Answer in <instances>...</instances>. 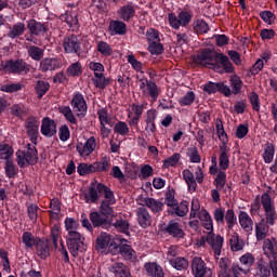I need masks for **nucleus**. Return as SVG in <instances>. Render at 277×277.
I'll use <instances>...</instances> for the list:
<instances>
[{
  "label": "nucleus",
  "instance_id": "37998d69",
  "mask_svg": "<svg viewBox=\"0 0 277 277\" xmlns=\"http://www.w3.org/2000/svg\"><path fill=\"white\" fill-rule=\"evenodd\" d=\"M256 276L259 277H269L272 276V267L269 264L263 260H260L258 262V267H256Z\"/></svg>",
  "mask_w": 277,
  "mask_h": 277
},
{
  "label": "nucleus",
  "instance_id": "0eeeda50",
  "mask_svg": "<svg viewBox=\"0 0 277 277\" xmlns=\"http://www.w3.org/2000/svg\"><path fill=\"white\" fill-rule=\"evenodd\" d=\"M261 205L265 212L264 222L268 226H274L277 220V212H276V207L274 206V201H272V197L269 196V194L265 193L262 195Z\"/></svg>",
  "mask_w": 277,
  "mask_h": 277
},
{
  "label": "nucleus",
  "instance_id": "393cba45",
  "mask_svg": "<svg viewBox=\"0 0 277 277\" xmlns=\"http://www.w3.org/2000/svg\"><path fill=\"white\" fill-rule=\"evenodd\" d=\"M37 255L42 259H49L51 256V240L39 239L36 245Z\"/></svg>",
  "mask_w": 277,
  "mask_h": 277
},
{
  "label": "nucleus",
  "instance_id": "4c0bfd02",
  "mask_svg": "<svg viewBox=\"0 0 277 277\" xmlns=\"http://www.w3.org/2000/svg\"><path fill=\"white\" fill-rule=\"evenodd\" d=\"M25 23L18 22L14 24L12 27H10L9 32H8V38H11L14 40L15 38H18L23 36L26 31Z\"/></svg>",
  "mask_w": 277,
  "mask_h": 277
},
{
  "label": "nucleus",
  "instance_id": "f257e3e1",
  "mask_svg": "<svg viewBox=\"0 0 277 277\" xmlns=\"http://www.w3.org/2000/svg\"><path fill=\"white\" fill-rule=\"evenodd\" d=\"M102 195H104V199L100 205V213H103V215H107L108 217H116V212L111 207L116 202V196L107 185L98 182L91 183L88 193L84 195L85 202L88 205H94L101 200Z\"/></svg>",
  "mask_w": 277,
  "mask_h": 277
},
{
  "label": "nucleus",
  "instance_id": "b1692460",
  "mask_svg": "<svg viewBox=\"0 0 277 277\" xmlns=\"http://www.w3.org/2000/svg\"><path fill=\"white\" fill-rule=\"evenodd\" d=\"M60 66H62V64L60 63V60L55 57H45V58H41L39 64V70H41V72H49V70L50 71L57 70Z\"/></svg>",
  "mask_w": 277,
  "mask_h": 277
},
{
  "label": "nucleus",
  "instance_id": "58836bf2",
  "mask_svg": "<svg viewBox=\"0 0 277 277\" xmlns=\"http://www.w3.org/2000/svg\"><path fill=\"white\" fill-rule=\"evenodd\" d=\"M229 85L232 88L230 94H234L235 96H237V94H241V90L243 88V81L241 80V78H239V76L237 75L230 76Z\"/></svg>",
  "mask_w": 277,
  "mask_h": 277
},
{
  "label": "nucleus",
  "instance_id": "1a4fd4ad",
  "mask_svg": "<svg viewBox=\"0 0 277 277\" xmlns=\"http://www.w3.org/2000/svg\"><path fill=\"white\" fill-rule=\"evenodd\" d=\"M109 252L110 254H121L126 261H133L137 256L135 250L127 243V240H122L119 245L110 243Z\"/></svg>",
  "mask_w": 277,
  "mask_h": 277
},
{
  "label": "nucleus",
  "instance_id": "4d7b16f0",
  "mask_svg": "<svg viewBox=\"0 0 277 277\" xmlns=\"http://www.w3.org/2000/svg\"><path fill=\"white\" fill-rule=\"evenodd\" d=\"M225 222H226L227 228L229 230H233V227L235 226V224H237V216L235 215V210L228 209L225 212Z\"/></svg>",
  "mask_w": 277,
  "mask_h": 277
},
{
  "label": "nucleus",
  "instance_id": "72a5a7b5",
  "mask_svg": "<svg viewBox=\"0 0 277 277\" xmlns=\"http://www.w3.org/2000/svg\"><path fill=\"white\" fill-rule=\"evenodd\" d=\"M110 272L115 274L116 277H131V271L129 266L117 262L110 266Z\"/></svg>",
  "mask_w": 277,
  "mask_h": 277
},
{
  "label": "nucleus",
  "instance_id": "a878e982",
  "mask_svg": "<svg viewBox=\"0 0 277 277\" xmlns=\"http://www.w3.org/2000/svg\"><path fill=\"white\" fill-rule=\"evenodd\" d=\"M238 222L245 233H252V230H254V221H252V217L248 212L240 211L238 214Z\"/></svg>",
  "mask_w": 277,
  "mask_h": 277
},
{
  "label": "nucleus",
  "instance_id": "4be33fe9",
  "mask_svg": "<svg viewBox=\"0 0 277 277\" xmlns=\"http://www.w3.org/2000/svg\"><path fill=\"white\" fill-rule=\"evenodd\" d=\"M90 220L93 224L94 228H107L111 221H109V216L106 214H103V212H91L90 213Z\"/></svg>",
  "mask_w": 277,
  "mask_h": 277
},
{
  "label": "nucleus",
  "instance_id": "603ef678",
  "mask_svg": "<svg viewBox=\"0 0 277 277\" xmlns=\"http://www.w3.org/2000/svg\"><path fill=\"white\" fill-rule=\"evenodd\" d=\"M50 216L52 219L57 217V215H60V213H62V203L60 202V199L54 198L50 201Z\"/></svg>",
  "mask_w": 277,
  "mask_h": 277
},
{
  "label": "nucleus",
  "instance_id": "423d86ee",
  "mask_svg": "<svg viewBox=\"0 0 277 277\" xmlns=\"http://www.w3.org/2000/svg\"><path fill=\"white\" fill-rule=\"evenodd\" d=\"M67 248L74 256H79V252L83 253L85 252V238L79 233L78 230L76 232H70L67 234Z\"/></svg>",
  "mask_w": 277,
  "mask_h": 277
},
{
  "label": "nucleus",
  "instance_id": "ea45409f",
  "mask_svg": "<svg viewBox=\"0 0 277 277\" xmlns=\"http://www.w3.org/2000/svg\"><path fill=\"white\" fill-rule=\"evenodd\" d=\"M14 155V148L6 143L0 144V160L1 161H12V156Z\"/></svg>",
  "mask_w": 277,
  "mask_h": 277
},
{
  "label": "nucleus",
  "instance_id": "e433bc0d",
  "mask_svg": "<svg viewBox=\"0 0 277 277\" xmlns=\"http://www.w3.org/2000/svg\"><path fill=\"white\" fill-rule=\"evenodd\" d=\"M28 57L34 60V62H41L44 57V49L38 45H28L27 48Z\"/></svg>",
  "mask_w": 277,
  "mask_h": 277
},
{
  "label": "nucleus",
  "instance_id": "3c124183",
  "mask_svg": "<svg viewBox=\"0 0 277 277\" xmlns=\"http://www.w3.org/2000/svg\"><path fill=\"white\" fill-rule=\"evenodd\" d=\"M51 88V84L44 80H38L37 84L35 87L36 94L38 98H42L47 92H49V89Z\"/></svg>",
  "mask_w": 277,
  "mask_h": 277
},
{
  "label": "nucleus",
  "instance_id": "864d4df0",
  "mask_svg": "<svg viewBox=\"0 0 277 277\" xmlns=\"http://www.w3.org/2000/svg\"><path fill=\"white\" fill-rule=\"evenodd\" d=\"M5 175L8 179H14L18 174V168L14 164V161L6 160L4 164Z\"/></svg>",
  "mask_w": 277,
  "mask_h": 277
},
{
  "label": "nucleus",
  "instance_id": "49530a36",
  "mask_svg": "<svg viewBox=\"0 0 277 277\" xmlns=\"http://www.w3.org/2000/svg\"><path fill=\"white\" fill-rule=\"evenodd\" d=\"M60 114H62L67 122L70 124H78L77 117H75V114L72 113V109L69 108V106H61L58 107Z\"/></svg>",
  "mask_w": 277,
  "mask_h": 277
},
{
  "label": "nucleus",
  "instance_id": "5701e85b",
  "mask_svg": "<svg viewBox=\"0 0 277 277\" xmlns=\"http://www.w3.org/2000/svg\"><path fill=\"white\" fill-rule=\"evenodd\" d=\"M27 29L30 31L31 36H44V34L49 31V26L36 19H30L27 22Z\"/></svg>",
  "mask_w": 277,
  "mask_h": 277
},
{
  "label": "nucleus",
  "instance_id": "6e6552de",
  "mask_svg": "<svg viewBox=\"0 0 277 277\" xmlns=\"http://www.w3.org/2000/svg\"><path fill=\"white\" fill-rule=\"evenodd\" d=\"M138 83V88L143 96H149L153 103L159 98V94H161V88H159L155 81L148 80L147 78H142L140 79Z\"/></svg>",
  "mask_w": 277,
  "mask_h": 277
},
{
  "label": "nucleus",
  "instance_id": "de8ad7c7",
  "mask_svg": "<svg viewBox=\"0 0 277 277\" xmlns=\"http://www.w3.org/2000/svg\"><path fill=\"white\" fill-rule=\"evenodd\" d=\"M93 83L98 90H105L111 83V79L106 78L104 74H96L95 78H93Z\"/></svg>",
  "mask_w": 277,
  "mask_h": 277
},
{
  "label": "nucleus",
  "instance_id": "6ab92c4d",
  "mask_svg": "<svg viewBox=\"0 0 277 277\" xmlns=\"http://www.w3.org/2000/svg\"><path fill=\"white\" fill-rule=\"evenodd\" d=\"M262 249L264 256L271 260H277V240L276 238H266L263 241Z\"/></svg>",
  "mask_w": 277,
  "mask_h": 277
},
{
  "label": "nucleus",
  "instance_id": "f8f14e48",
  "mask_svg": "<svg viewBox=\"0 0 277 277\" xmlns=\"http://www.w3.org/2000/svg\"><path fill=\"white\" fill-rule=\"evenodd\" d=\"M207 243L214 252V259H220V254H222V248H224V237L215 235L213 230L207 232Z\"/></svg>",
  "mask_w": 277,
  "mask_h": 277
},
{
  "label": "nucleus",
  "instance_id": "a18cd8bd",
  "mask_svg": "<svg viewBox=\"0 0 277 277\" xmlns=\"http://www.w3.org/2000/svg\"><path fill=\"white\" fill-rule=\"evenodd\" d=\"M182 176L186 184L188 185L189 192H196V187H198V184L196 183V179L194 177V173L189 171L188 169H185L182 172Z\"/></svg>",
  "mask_w": 277,
  "mask_h": 277
},
{
  "label": "nucleus",
  "instance_id": "9b49d317",
  "mask_svg": "<svg viewBox=\"0 0 277 277\" xmlns=\"http://www.w3.org/2000/svg\"><path fill=\"white\" fill-rule=\"evenodd\" d=\"M192 272L195 277H213V272L207 266L202 258H194L192 261Z\"/></svg>",
  "mask_w": 277,
  "mask_h": 277
},
{
  "label": "nucleus",
  "instance_id": "c03bdc74",
  "mask_svg": "<svg viewBox=\"0 0 277 277\" xmlns=\"http://www.w3.org/2000/svg\"><path fill=\"white\" fill-rule=\"evenodd\" d=\"M170 265L177 269V272H185L189 267V261L185 258L170 259Z\"/></svg>",
  "mask_w": 277,
  "mask_h": 277
},
{
  "label": "nucleus",
  "instance_id": "39448f33",
  "mask_svg": "<svg viewBox=\"0 0 277 277\" xmlns=\"http://www.w3.org/2000/svg\"><path fill=\"white\" fill-rule=\"evenodd\" d=\"M194 18V12L189 9H183L177 12V15L174 13L168 14V21L172 29H181V27H187Z\"/></svg>",
  "mask_w": 277,
  "mask_h": 277
},
{
  "label": "nucleus",
  "instance_id": "c9c22d12",
  "mask_svg": "<svg viewBox=\"0 0 277 277\" xmlns=\"http://www.w3.org/2000/svg\"><path fill=\"white\" fill-rule=\"evenodd\" d=\"M192 30L197 36L209 34V24L205 19H195L192 24Z\"/></svg>",
  "mask_w": 277,
  "mask_h": 277
},
{
  "label": "nucleus",
  "instance_id": "bb28decb",
  "mask_svg": "<svg viewBox=\"0 0 277 277\" xmlns=\"http://www.w3.org/2000/svg\"><path fill=\"white\" fill-rule=\"evenodd\" d=\"M144 269L147 276L151 277H166V273H163V267L157 264L156 262H147L144 265Z\"/></svg>",
  "mask_w": 277,
  "mask_h": 277
},
{
  "label": "nucleus",
  "instance_id": "e2e57ef3",
  "mask_svg": "<svg viewBox=\"0 0 277 277\" xmlns=\"http://www.w3.org/2000/svg\"><path fill=\"white\" fill-rule=\"evenodd\" d=\"M114 133L124 136L129 133V126L124 121H118L114 127Z\"/></svg>",
  "mask_w": 277,
  "mask_h": 277
},
{
  "label": "nucleus",
  "instance_id": "ddd939ff",
  "mask_svg": "<svg viewBox=\"0 0 277 277\" xmlns=\"http://www.w3.org/2000/svg\"><path fill=\"white\" fill-rule=\"evenodd\" d=\"M71 107L77 118H85V114H88V103L81 93H78L72 97Z\"/></svg>",
  "mask_w": 277,
  "mask_h": 277
},
{
  "label": "nucleus",
  "instance_id": "aec40b11",
  "mask_svg": "<svg viewBox=\"0 0 277 277\" xmlns=\"http://www.w3.org/2000/svg\"><path fill=\"white\" fill-rule=\"evenodd\" d=\"M41 133L44 137H53L57 133V122L49 117H44L41 121Z\"/></svg>",
  "mask_w": 277,
  "mask_h": 277
},
{
  "label": "nucleus",
  "instance_id": "f704fd0d",
  "mask_svg": "<svg viewBox=\"0 0 277 277\" xmlns=\"http://www.w3.org/2000/svg\"><path fill=\"white\" fill-rule=\"evenodd\" d=\"M268 227L265 219H261L258 223H255V237L258 241H263L267 237Z\"/></svg>",
  "mask_w": 277,
  "mask_h": 277
},
{
  "label": "nucleus",
  "instance_id": "a19ab883",
  "mask_svg": "<svg viewBox=\"0 0 277 277\" xmlns=\"http://www.w3.org/2000/svg\"><path fill=\"white\" fill-rule=\"evenodd\" d=\"M109 166V159H107V157H104L98 162L90 164V170L91 172H108Z\"/></svg>",
  "mask_w": 277,
  "mask_h": 277
},
{
  "label": "nucleus",
  "instance_id": "2f4dec72",
  "mask_svg": "<svg viewBox=\"0 0 277 277\" xmlns=\"http://www.w3.org/2000/svg\"><path fill=\"white\" fill-rule=\"evenodd\" d=\"M109 31L110 36H124L127 34V24L120 21H111Z\"/></svg>",
  "mask_w": 277,
  "mask_h": 277
},
{
  "label": "nucleus",
  "instance_id": "20e7f679",
  "mask_svg": "<svg viewBox=\"0 0 277 277\" xmlns=\"http://www.w3.org/2000/svg\"><path fill=\"white\" fill-rule=\"evenodd\" d=\"M15 156L19 168H27V166H36L38 163V149H36L35 144H27L26 150H17Z\"/></svg>",
  "mask_w": 277,
  "mask_h": 277
},
{
  "label": "nucleus",
  "instance_id": "a211bd4d",
  "mask_svg": "<svg viewBox=\"0 0 277 277\" xmlns=\"http://www.w3.org/2000/svg\"><path fill=\"white\" fill-rule=\"evenodd\" d=\"M203 91L208 94H215V92H221L224 96H230V87L224 84V82H208L203 87Z\"/></svg>",
  "mask_w": 277,
  "mask_h": 277
},
{
  "label": "nucleus",
  "instance_id": "2eb2a0df",
  "mask_svg": "<svg viewBox=\"0 0 277 277\" xmlns=\"http://www.w3.org/2000/svg\"><path fill=\"white\" fill-rule=\"evenodd\" d=\"M163 233L173 237V239H185V230H183V225L181 223L172 220L163 228Z\"/></svg>",
  "mask_w": 277,
  "mask_h": 277
},
{
  "label": "nucleus",
  "instance_id": "dca6fc26",
  "mask_svg": "<svg viewBox=\"0 0 277 277\" xmlns=\"http://www.w3.org/2000/svg\"><path fill=\"white\" fill-rule=\"evenodd\" d=\"M76 148L80 157H90L96 148V138L91 136L85 141V143H78Z\"/></svg>",
  "mask_w": 277,
  "mask_h": 277
},
{
  "label": "nucleus",
  "instance_id": "7ed1b4c3",
  "mask_svg": "<svg viewBox=\"0 0 277 277\" xmlns=\"http://www.w3.org/2000/svg\"><path fill=\"white\" fill-rule=\"evenodd\" d=\"M0 70L10 75H27L31 70V65L23 58L9 60L1 62Z\"/></svg>",
  "mask_w": 277,
  "mask_h": 277
},
{
  "label": "nucleus",
  "instance_id": "7c9ffc66",
  "mask_svg": "<svg viewBox=\"0 0 277 277\" xmlns=\"http://www.w3.org/2000/svg\"><path fill=\"white\" fill-rule=\"evenodd\" d=\"M199 217L203 228L208 230V233H211L213 230V219L211 217V214L206 209H201L199 212Z\"/></svg>",
  "mask_w": 277,
  "mask_h": 277
},
{
  "label": "nucleus",
  "instance_id": "0e129e2a",
  "mask_svg": "<svg viewBox=\"0 0 277 277\" xmlns=\"http://www.w3.org/2000/svg\"><path fill=\"white\" fill-rule=\"evenodd\" d=\"M145 36L149 44L153 42H161V39L159 38V30L155 28L147 29Z\"/></svg>",
  "mask_w": 277,
  "mask_h": 277
},
{
  "label": "nucleus",
  "instance_id": "f03ea898",
  "mask_svg": "<svg viewBox=\"0 0 277 277\" xmlns=\"http://www.w3.org/2000/svg\"><path fill=\"white\" fill-rule=\"evenodd\" d=\"M198 62H206L209 66H212L215 72H221L222 75L235 72V66L230 62V58L223 53H217L211 49H205L197 54Z\"/></svg>",
  "mask_w": 277,
  "mask_h": 277
},
{
  "label": "nucleus",
  "instance_id": "cd10ccee",
  "mask_svg": "<svg viewBox=\"0 0 277 277\" xmlns=\"http://www.w3.org/2000/svg\"><path fill=\"white\" fill-rule=\"evenodd\" d=\"M228 143H222L220 148V158H219V166L222 170H228V166L230 164V160L228 159V153L230 149H228L227 146Z\"/></svg>",
  "mask_w": 277,
  "mask_h": 277
},
{
  "label": "nucleus",
  "instance_id": "5fc2aeb1",
  "mask_svg": "<svg viewBox=\"0 0 277 277\" xmlns=\"http://www.w3.org/2000/svg\"><path fill=\"white\" fill-rule=\"evenodd\" d=\"M96 49L101 55H104V57H109V55L114 53L111 45L105 41H98Z\"/></svg>",
  "mask_w": 277,
  "mask_h": 277
},
{
  "label": "nucleus",
  "instance_id": "09e8293b",
  "mask_svg": "<svg viewBox=\"0 0 277 277\" xmlns=\"http://www.w3.org/2000/svg\"><path fill=\"white\" fill-rule=\"evenodd\" d=\"M11 114L15 116V118L23 119L24 116H27L29 109L25 106V104H14L11 106Z\"/></svg>",
  "mask_w": 277,
  "mask_h": 277
},
{
  "label": "nucleus",
  "instance_id": "bf43d9fd",
  "mask_svg": "<svg viewBox=\"0 0 277 277\" xmlns=\"http://www.w3.org/2000/svg\"><path fill=\"white\" fill-rule=\"evenodd\" d=\"M174 212L177 217H185V215L189 213V202L182 201L179 206L175 207Z\"/></svg>",
  "mask_w": 277,
  "mask_h": 277
},
{
  "label": "nucleus",
  "instance_id": "13d9d810",
  "mask_svg": "<svg viewBox=\"0 0 277 277\" xmlns=\"http://www.w3.org/2000/svg\"><path fill=\"white\" fill-rule=\"evenodd\" d=\"M254 255L252 253H246L242 256H240V263L245 266V269L247 272H250V267L254 265Z\"/></svg>",
  "mask_w": 277,
  "mask_h": 277
},
{
  "label": "nucleus",
  "instance_id": "6e6d98bb",
  "mask_svg": "<svg viewBox=\"0 0 277 277\" xmlns=\"http://www.w3.org/2000/svg\"><path fill=\"white\" fill-rule=\"evenodd\" d=\"M22 241L23 243L27 247V248H34V246L38 245V240L36 239V237L34 236V234L29 233V232H25L22 235Z\"/></svg>",
  "mask_w": 277,
  "mask_h": 277
},
{
  "label": "nucleus",
  "instance_id": "338daca9",
  "mask_svg": "<svg viewBox=\"0 0 277 277\" xmlns=\"http://www.w3.org/2000/svg\"><path fill=\"white\" fill-rule=\"evenodd\" d=\"M228 277H239L241 274H248V271L246 268H242L238 264H233L232 268L227 272Z\"/></svg>",
  "mask_w": 277,
  "mask_h": 277
},
{
  "label": "nucleus",
  "instance_id": "412c9836",
  "mask_svg": "<svg viewBox=\"0 0 277 277\" xmlns=\"http://www.w3.org/2000/svg\"><path fill=\"white\" fill-rule=\"evenodd\" d=\"M136 220L141 228H148V226L153 225V216L150 215V212H148V209L144 207L137 208Z\"/></svg>",
  "mask_w": 277,
  "mask_h": 277
},
{
  "label": "nucleus",
  "instance_id": "f3484780",
  "mask_svg": "<svg viewBox=\"0 0 277 277\" xmlns=\"http://www.w3.org/2000/svg\"><path fill=\"white\" fill-rule=\"evenodd\" d=\"M141 205V207H147L148 210L151 211V213H161L163 211V203L159 199H155L153 197H145L141 199V202H137Z\"/></svg>",
  "mask_w": 277,
  "mask_h": 277
},
{
  "label": "nucleus",
  "instance_id": "052dcab7",
  "mask_svg": "<svg viewBox=\"0 0 277 277\" xmlns=\"http://www.w3.org/2000/svg\"><path fill=\"white\" fill-rule=\"evenodd\" d=\"M97 116L100 124H109L110 127H113L111 118L109 117V111L107 110V108H102L97 110Z\"/></svg>",
  "mask_w": 277,
  "mask_h": 277
},
{
  "label": "nucleus",
  "instance_id": "c756f323",
  "mask_svg": "<svg viewBox=\"0 0 277 277\" xmlns=\"http://www.w3.org/2000/svg\"><path fill=\"white\" fill-rule=\"evenodd\" d=\"M111 235L107 234V233H102L97 238H96V245H95V249L97 250V252H104L105 250H107V248H109V246H111Z\"/></svg>",
  "mask_w": 277,
  "mask_h": 277
},
{
  "label": "nucleus",
  "instance_id": "774afa93",
  "mask_svg": "<svg viewBox=\"0 0 277 277\" xmlns=\"http://www.w3.org/2000/svg\"><path fill=\"white\" fill-rule=\"evenodd\" d=\"M219 277H228V259L222 258L219 262Z\"/></svg>",
  "mask_w": 277,
  "mask_h": 277
},
{
  "label": "nucleus",
  "instance_id": "69168bd1",
  "mask_svg": "<svg viewBox=\"0 0 277 277\" xmlns=\"http://www.w3.org/2000/svg\"><path fill=\"white\" fill-rule=\"evenodd\" d=\"M148 51L151 55H161L163 53V44H161V41H154L149 43Z\"/></svg>",
  "mask_w": 277,
  "mask_h": 277
},
{
  "label": "nucleus",
  "instance_id": "8fccbe9b",
  "mask_svg": "<svg viewBox=\"0 0 277 277\" xmlns=\"http://www.w3.org/2000/svg\"><path fill=\"white\" fill-rule=\"evenodd\" d=\"M68 77H81L83 75V66L80 62L72 63L66 70Z\"/></svg>",
  "mask_w": 277,
  "mask_h": 277
},
{
  "label": "nucleus",
  "instance_id": "473e14b6",
  "mask_svg": "<svg viewBox=\"0 0 277 277\" xmlns=\"http://www.w3.org/2000/svg\"><path fill=\"white\" fill-rule=\"evenodd\" d=\"M229 248L232 252H241L246 248V241L239 237V234L235 233L229 238Z\"/></svg>",
  "mask_w": 277,
  "mask_h": 277
},
{
  "label": "nucleus",
  "instance_id": "79ce46f5",
  "mask_svg": "<svg viewBox=\"0 0 277 277\" xmlns=\"http://www.w3.org/2000/svg\"><path fill=\"white\" fill-rule=\"evenodd\" d=\"M109 226H114V228H116V230H118V233L127 234V233H129V227L131 225L129 224V221H127L122 217H119L115 222H114V220H111Z\"/></svg>",
  "mask_w": 277,
  "mask_h": 277
},
{
  "label": "nucleus",
  "instance_id": "9d476101",
  "mask_svg": "<svg viewBox=\"0 0 277 277\" xmlns=\"http://www.w3.org/2000/svg\"><path fill=\"white\" fill-rule=\"evenodd\" d=\"M63 49L64 53L67 54H72L75 53L76 55H81V39L77 37V35H67L64 37L63 41Z\"/></svg>",
  "mask_w": 277,
  "mask_h": 277
},
{
  "label": "nucleus",
  "instance_id": "680f3d73",
  "mask_svg": "<svg viewBox=\"0 0 277 277\" xmlns=\"http://www.w3.org/2000/svg\"><path fill=\"white\" fill-rule=\"evenodd\" d=\"M274 155H275V149L273 144H267L264 153H263V159L266 163H272L274 161Z\"/></svg>",
  "mask_w": 277,
  "mask_h": 277
},
{
  "label": "nucleus",
  "instance_id": "4468645a",
  "mask_svg": "<svg viewBox=\"0 0 277 277\" xmlns=\"http://www.w3.org/2000/svg\"><path fill=\"white\" fill-rule=\"evenodd\" d=\"M26 133L30 137L32 144L38 142V131L40 129V120L37 117L29 116L25 121Z\"/></svg>",
  "mask_w": 277,
  "mask_h": 277
},
{
  "label": "nucleus",
  "instance_id": "c85d7f7f",
  "mask_svg": "<svg viewBox=\"0 0 277 277\" xmlns=\"http://www.w3.org/2000/svg\"><path fill=\"white\" fill-rule=\"evenodd\" d=\"M117 14L121 21L129 23L135 16V8L131 3L124 4L117 11Z\"/></svg>",
  "mask_w": 277,
  "mask_h": 277
}]
</instances>
